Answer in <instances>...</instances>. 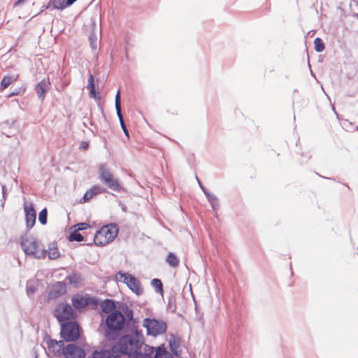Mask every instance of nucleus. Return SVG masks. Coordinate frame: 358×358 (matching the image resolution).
<instances>
[{
  "mask_svg": "<svg viewBox=\"0 0 358 358\" xmlns=\"http://www.w3.org/2000/svg\"><path fill=\"white\" fill-rule=\"evenodd\" d=\"M141 344V336L138 333L127 334L121 338L113 346V354L115 358L121 355H128V358L139 350Z\"/></svg>",
  "mask_w": 358,
  "mask_h": 358,
  "instance_id": "obj_1",
  "label": "nucleus"
},
{
  "mask_svg": "<svg viewBox=\"0 0 358 358\" xmlns=\"http://www.w3.org/2000/svg\"><path fill=\"white\" fill-rule=\"evenodd\" d=\"M20 245L28 257L36 259H45L46 250L42 243L31 234H25L20 237Z\"/></svg>",
  "mask_w": 358,
  "mask_h": 358,
  "instance_id": "obj_2",
  "label": "nucleus"
},
{
  "mask_svg": "<svg viewBox=\"0 0 358 358\" xmlns=\"http://www.w3.org/2000/svg\"><path fill=\"white\" fill-rule=\"evenodd\" d=\"M125 318L121 312L114 310L110 313L106 319L107 329L104 333V336L107 340H115L118 336V331H120L124 325Z\"/></svg>",
  "mask_w": 358,
  "mask_h": 358,
  "instance_id": "obj_3",
  "label": "nucleus"
},
{
  "mask_svg": "<svg viewBox=\"0 0 358 358\" xmlns=\"http://www.w3.org/2000/svg\"><path fill=\"white\" fill-rule=\"evenodd\" d=\"M118 234V228L115 224H110L102 227L94 236V242L96 245L103 246L112 242Z\"/></svg>",
  "mask_w": 358,
  "mask_h": 358,
  "instance_id": "obj_4",
  "label": "nucleus"
},
{
  "mask_svg": "<svg viewBox=\"0 0 358 358\" xmlns=\"http://www.w3.org/2000/svg\"><path fill=\"white\" fill-rule=\"evenodd\" d=\"M99 178L109 189L120 192L122 187L119 183L118 179L114 177L110 169L105 164H101L98 171Z\"/></svg>",
  "mask_w": 358,
  "mask_h": 358,
  "instance_id": "obj_5",
  "label": "nucleus"
},
{
  "mask_svg": "<svg viewBox=\"0 0 358 358\" xmlns=\"http://www.w3.org/2000/svg\"><path fill=\"white\" fill-rule=\"evenodd\" d=\"M115 278L117 281L126 284L136 295L140 296L143 294V289L141 285L140 281L131 274L119 271L116 273Z\"/></svg>",
  "mask_w": 358,
  "mask_h": 358,
  "instance_id": "obj_6",
  "label": "nucleus"
},
{
  "mask_svg": "<svg viewBox=\"0 0 358 358\" xmlns=\"http://www.w3.org/2000/svg\"><path fill=\"white\" fill-rule=\"evenodd\" d=\"M143 325L146 329L148 335L155 337L163 334L167 329L166 323L164 321L148 317L143 320Z\"/></svg>",
  "mask_w": 358,
  "mask_h": 358,
  "instance_id": "obj_7",
  "label": "nucleus"
},
{
  "mask_svg": "<svg viewBox=\"0 0 358 358\" xmlns=\"http://www.w3.org/2000/svg\"><path fill=\"white\" fill-rule=\"evenodd\" d=\"M61 336L67 341L77 340L80 336V329L78 324L69 322L61 324Z\"/></svg>",
  "mask_w": 358,
  "mask_h": 358,
  "instance_id": "obj_8",
  "label": "nucleus"
},
{
  "mask_svg": "<svg viewBox=\"0 0 358 358\" xmlns=\"http://www.w3.org/2000/svg\"><path fill=\"white\" fill-rule=\"evenodd\" d=\"M54 315L59 322H62L73 317V310L69 304L62 303L57 305Z\"/></svg>",
  "mask_w": 358,
  "mask_h": 358,
  "instance_id": "obj_9",
  "label": "nucleus"
},
{
  "mask_svg": "<svg viewBox=\"0 0 358 358\" xmlns=\"http://www.w3.org/2000/svg\"><path fill=\"white\" fill-rule=\"evenodd\" d=\"M62 355L64 358H85L86 353L82 348L71 343L63 349Z\"/></svg>",
  "mask_w": 358,
  "mask_h": 358,
  "instance_id": "obj_10",
  "label": "nucleus"
},
{
  "mask_svg": "<svg viewBox=\"0 0 358 358\" xmlns=\"http://www.w3.org/2000/svg\"><path fill=\"white\" fill-rule=\"evenodd\" d=\"M48 352L52 355L59 356L62 355L63 349L65 348L63 341H56L49 338L46 341Z\"/></svg>",
  "mask_w": 358,
  "mask_h": 358,
  "instance_id": "obj_11",
  "label": "nucleus"
},
{
  "mask_svg": "<svg viewBox=\"0 0 358 358\" xmlns=\"http://www.w3.org/2000/svg\"><path fill=\"white\" fill-rule=\"evenodd\" d=\"M24 208L26 216L27 228L28 229H31L35 224L36 214L31 203L29 205L24 203Z\"/></svg>",
  "mask_w": 358,
  "mask_h": 358,
  "instance_id": "obj_12",
  "label": "nucleus"
},
{
  "mask_svg": "<svg viewBox=\"0 0 358 358\" xmlns=\"http://www.w3.org/2000/svg\"><path fill=\"white\" fill-rule=\"evenodd\" d=\"M115 109H116L117 115V117H118L120 122L121 127H122L124 134L127 137H129V131H128V130H127V129L126 127V125L124 124V120H123V117H122V112H121V101H120V90L117 91V92L116 94V96H115Z\"/></svg>",
  "mask_w": 358,
  "mask_h": 358,
  "instance_id": "obj_13",
  "label": "nucleus"
},
{
  "mask_svg": "<svg viewBox=\"0 0 358 358\" xmlns=\"http://www.w3.org/2000/svg\"><path fill=\"white\" fill-rule=\"evenodd\" d=\"M154 352V347L145 345L143 348V352H141V350L139 349L129 358H153Z\"/></svg>",
  "mask_w": 358,
  "mask_h": 358,
  "instance_id": "obj_14",
  "label": "nucleus"
},
{
  "mask_svg": "<svg viewBox=\"0 0 358 358\" xmlns=\"http://www.w3.org/2000/svg\"><path fill=\"white\" fill-rule=\"evenodd\" d=\"M50 85V83L49 82L48 79H43L36 86L35 90L36 92L37 96L41 101L44 99L45 92L49 88Z\"/></svg>",
  "mask_w": 358,
  "mask_h": 358,
  "instance_id": "obj_15",
  "label": "nucleus"
},
{
  "mask_svg": "<svg viewBox=\"0 0 358 358\" xmlns=\"http://www.w3.org/2000/svg\"><path fill=\"white\" fill-rule=\"evenodd\" d=\"M65 292L64 287L62 285L61 282H58L57 285H55L52 289L50 292L49 297L50 299L56 298L62 294H64Z\"/></svg>",
  "mask_w": 358,
  "mask_h": 358,
  "instance_id": "obj_16",
  "label": "nucleus"
},
{
  "mask_svg": "<svg viewBox=\"0 0 358 358\" xmlns=\"http://www.w3.org/2000/svg\"><path fill=\"white\" fill-rule=\"evenodd\" d=\"M46 255H48L50 259H56L59 257V252L56 243H50L48 249L46 250Z\"/></svg>",
  "mask_w": 358,
  "mask_h": 358,
  "instance_id": "obj_17",
  "label": "nucleus"
},
{
  "mask_svg": "<svg viewBox=\"0 0 358 358\" xmlns=\"http://www.w3.org/2000/svg\"><path fill=\"white\" fill-rule=\"evenodd\" d=\"M72 304L77 309L81 308L88 304V300L84 296L78 295L72 298Z\"/></svg>",
  "mask_w": 358,
  "mask_h": 358,
  "instance_id": "obj_18",
  "label": "nucleus"
},
{
  "mask_svg": "<svg viewBox=\"0 0 358 358\" xmlns=\"http://www.w3.org/2000/svg\"><path fill=\"white\" fill-rule=\"evenodd\" d=\"M90 47L93 50H96L99 46V40L98 37V31L93 30L89 36Z\"/></svg>",
  "mask_w": 358,
  "mask_h": 358,
  "instance_id": "obj_19",
  "label": "nucleus"
},
{
  "mask_svg": "<svg viewBox=\"0 0 358 358\" xmlns=\"http://www.w3.org/2000/svg\"><path fill=\"white\" fill-rule=\"evenodd\" d=\"M153 358H173L172 355L166 350L164 346H159L155 348Z\"/></svg>",
  "mask_w": 358,
  "mask_h": 358,
  "instance_id": "obj_20",
  "label": "nucleus"
},
{
  "mask_svg": "<svg viewBox=\"0 0 358 358\" xmlns=\"http://www.w3.org/2000/svg\"><path fill=\"white\" fill-rule=\"evenodd\" d=\"M77 0H52V5L55 8L62 10L67 6L72 5Z\"/></svg>",
  "mask_w": 358,
  "mask_h": 358,
  "instance_id": "obj_21",
  "label": "nucleus"
},
{
  "mask_svg": "<svg viewBox=\"0 0 358 358\" xmlns=\"http://www.w3.org/2000/svg\"><path fill=\"white\" fill-rule=\"evenodd\" d=\"M101 308L103 312L106 313H111L115 308V304L113 301L106 299L101 303Z\"/></svg>",
  "mask_w": 358,
  "mask_h": 358,
  "instance_id": "obj_22",
  "label": "nucleus"
},
{
  "mask_svg": "<svg viewBox=\"0 0 358 358\" xmlns=\"http://www.w3.org/2000/svg\"><path fill=\"white\" fill-rule=\"evenodd\" d=\"M205 196H206L208 202L210 203L211 207L213 210H215L216 208L219 205V200L216 195L214 194H212L210 192H205Z\"/></svg>",
  "mask_w": 358,
  "mask_h": 358,
  "instance_id": "obj_23",
  "label": "nucleus"
},
{
  "mask_svg": "<svg viewBox=\"0 0 358 358\" xmlns=\"http://www.w3.org/2000/svg\"><path fill=\"white\" fill-rule=\"evenodd\" d=\"M166 262L172 267H176L179 264V259L173 252H169L166 257Z\"/></svg>",
  "mask_w": 358,
  "mask_h": 358,
  "instance_id": "obj_24",
  "label": "nucleus"
},
{
  "mask_svg": "<svg viewBox=\"0 0 358 358\" xmlns=\"http://www.w3.org/2000/svg\"><path fill=\"white\" fill-rule=\"evenodd\" d=\"M88 85L90 88V96L91 98H96L95 85L94 83V77L92 74H90L88 78Z\"/></svg>",
  "mask_w": 358,
  "mask_h": 358,
  "instance_id": "obj_25",
  "label": "nucleus"
},
{
  "mask_svg": "<svg viewBox=\"0 0 358 358\" xmlns=\"http://www.w3.org/2000/svg\"><path fill=\"white\" fill-rule=\"evenodd\" d=\"M69 240L71 241L80 242L83 241V236L74 229L69 236Z\"/></svg>",
  "mask_w": 358,
  "mask_h": 358,
  "instance_id": "obj_26",
  "label": "nucleus"
},
{
  "mask_svg": "<svg viewBox=\"0 0 358 358\" xmlns=\"http://www.w3.org/2000/svg\"><path fill=\"white\" fill-rule=\"evenodd\" d=\"M151 285L155 287L156 292L160 293L163 291L162 283L160 280L154 278L151 281Z\"/></svg>",
  "mask_w": 358,
  "mask_h": 358,
  "instance_id": "obj_27",
  "label": "nucleus"
},
{
  "mask_svg": "<svg viewBox=\"0 0 358 358\" xmlns=\"http://www.w3.org/2000/svg\"><path fill=\"white\" fill-rule=\"evenodd\" d=\"M14 80H15V78L13 76H4L1 82V88L5 89V88L8 87L10 85V84L13 82Z\"/></svg>",
  "mask_w": 358,
  "mask_h": 358,
  "instance_id": "obj_28",
  "label": "nucleus"
},
{
  "mask_svg": "<svg viewBox=\"0 0 358 358\" xmlns=\"http://www.w3.org/2000/svg\"><path fill=\"white\" fill-rule=\"evenodd\" d=\"M315 50L317 52H321L324 50V45L320 38H316L314 40Z\"/></svg>",
  "mask_w": 358,
  "mask_h": 358,
  "instance_id": "obj_29",
  "label": "nucleus"
},
{
  "mask_svg": "<svg viewBox=\"0 0 358 358\" xmlns=\"http://www.w3.org/2000/svg\"><path fill=\"white\" fill-rule=\"evenodd\" d=\"M90 228V225L86 222H80L77 224L73 225L71 229H74L76 231H83Z\"/></svg>",
  "mask_w": 358,
  "mask_h": 358,
  "instance_id": "obj_30",
  "label": "nucleus"
},
{
  "mask_svg": "<svg viewBox=\"0 0 358 358\" xmlns=\"http://www.w3.org/2000/svg\"><path fill=\"white\" fill-rule=\"evenodd\" d=\"M47 215L48 212L45 208L43 209L39 213L38 220L42 224H45L47 223Z\"/></svg>",
  "mask_w": 358,
  "mask_h": 358,
  "instance_id": "obj_31",
  "label": "nucleus"
},
{
  "mask_svg": "<svg viewBox=\"0 0 358 358\" xmlns=\"http://www.w3.org/2000/svg\"><path fill=\"white\" fill-rule=\"evenodd\" d=\"M36 287L34 284L31 282H28L27 285V294L30 296L31 294H33L36 292Z\"/></svg>",
  "mask_w": 358,
  "mask_h": 358,
  "instance_id": "obj_32",
  "label": "nucleus"
},
{
  "mask_svg": "<svg viewBox=\"0 0 358 358\" xmlns=\"http://www.w3.org/2000/svg\"><path fill=\"white\" fill-rule=\"evenodd\" d=\"M90 190L93 192L94 195H96L102 193L104 191V189L99 185H94L90 188Z\"/></svg>",
  "mask_w": 358,
  "mask_h": 358,
  "instance_id": "obj_33",
  "label": "nucleus"
},
{
  "mask_svg": "<svg viewBox=\"0 0 358 358\" xmlns=\"http://www.w3.org/2000/svg\"><path fill=\"white\" fill-rule=\"evenodd\" d=\"M94 195L93 194V192L90 190V189L85 192L84 194L83 199V202H87L90 199H91Z\"/></svg>",
  "mask_w": 358,
  "mask_h": 358,
  "instance_id": "obj_34",
  "label": "nucleus"
},
{
  "mask_svg": "<svg viewBox=\"0 0 358 358\" xmlns=\"http://www.w3.org/2000/svg\"><path fill=\"white\" fill-rule=\"evenodd\" d=\"M196 180H197L199 185L200 188L202 189L203 192L204 194H205V191H206V192H208V191L202 185L201 182H200V180H199V178L197 177H196Z\"/></svg>",
  "mask_w": 358,
  "mask_h": 358,
  "instance_id": "obj_35",
  "label": "nucleus"
},
{
  "mask_svg": "<svg viewBox=\"0 0 358 358\" xmlns=\"http://www.w3.org/2000/svg\"><path fill=\"white\" fill-rule=\"evenodd\" d=\"M1 189H2L3 198L5 200L6 199V187L4 185H2Z\"/></svg>",
  "mask_w": 358,
  "mask_h": 358,
  "instance_id": "obj_36",
  "label": "nucleus"
},
{
  "mask_svg": "<svg viewBox=\"0 0 358 358\" xmlns=\"http://www.w3.org/2000/svg\"><path fill=\"white\" fill-rule=\"evenodd\" d=\"M26 0H17L15 3V6H17L18 4H20V3H22L25 1Z\"/></svg>",
  "mask_w": 358,
  "mask_h": 358,
  "instance_id": "obj_37",
  "label": "nucleus"
},
{
  "mask_svg": "<svg viewBox=\"0 0 358 358\" xmlns=\"http://www.w3.org/2000/svg\"><path fill=\"white\" fill-rule=\"evenodd\" d=\"M87 146H88L87 143H83V148H85H85H87Z\"/></svg>",
  "mask_w": 358,
  "mask_h": 358,
  "instance_id": "obj_38",
  "label": "nucleus"
},
{
  "mask_svg": "<svg viewBox=\"0 0 358 358\" xmlns=\"http://www.w3.org/2000/svg\"><path fill=\"white\" fill-rule=\"evenodd\" d=\"M170 346H171V351L173 352L174 351V348H173V344H172L171 342H170Z\"/></svg>",
  "mask_w": 358,
  "mask_h": 358,
  "instance_id": "obj_39",
  "label": "nucleus"
}]
</instances>
